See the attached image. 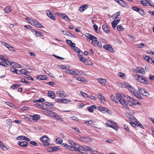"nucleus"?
<instances>
[{
	"mask_svg": "<svg viewBox=\"0 0 154 154\" xmlns=\"http://www.w3.org/2000/svg\"><path fill=\"white\" fill-rule=\"evenodd\" d=\"M106 125L107 127H111L115 130H118L119 128L117 123L112 121H108Z\"/></svg>",
	"mask_w": 154,
	"mask_h": 154,
	"instance_id": "nucleus-1",
	"label": "nucleus"
},
{
	"mask_svg": "<svg viewBox=\"0 0 154 154\" xmlns=\"http://www.w3.org/2000/svg\"><path fill=\"white\" fill-rule=\"evenodd\" d=\"M132 9L140 14L142 16H143L145 15V12L141 8L136 6H132Z\"/></svg>",
	"mask_w": 154,
	"mask_h": 154,
	"instance_id": "nucleus-2",
	"label": "nucleus"
},
{
	"mask_svg": "<svg viewBox=\"0 0 154 154\" xmlns=\"http://www.w3.org/2000/svg\"><path fill=\"white\" fill-rule=\"evenodd\" d=\"M40 140L43 142V144L45 146H47L49 145L50 143L48 142V137L43 136L40 137Z\"/></svg>",
	"mask_w": 154,
	"mask_h": 154,
	"instance_id": "nucleus-3",
	"label": "nucleus"
},
{
	"mask_svg": "<svg viewBox=\"0 0 154 154\" xmlns=\"http://www.w3.org/2000/svg\"><path fill=\"white\" fill-rule=\"evenodd\" d=\"M29 23L32 25L36 27L40 28H44V26H43L40 23L35 20L32 19L31 22H29Z\"/></svg>",
	"mask_w": 154,
	"mask_h": 154,
	"instance_id": "nucleus-4",
	"label": "nucleus"
},
{
	"mask_svg": "<svg viewBox=\"0 0 154 154\" xmlns=\"http://www.w3.org/2000/svg\"><path fill=\"white\" fill-rule=\"evenodd\" d=\"M137 80L138 82L141 83L146 85L149 84V82L144 78V77L141 75H139L137 77Z\"/></svg>",
	"mask_w": 154,
	"mask_h": 154,
	"instance_id": "nucleus-5",
	"label": "nucleus"
},
{
	"mask_svg": "<svg viewBox=\"0 0 154 154\" xmlns=\"http://www.w3.org/2000/svg\"><path fill=\"white\" fill-rule=\"evenodd\" d=\"M137 90L140 94L145 96H148L149 95V93L147 92L144 89L141 88L139 87H137Z\"/></svg>",
	"mask_w": 154,
	"mask_h": 154,
	"instance_id": "nucleus-6",
	"label": "nucleus"
},
{
	"mask_svg": "<svg viewBox=\"0 0 154 154\" xmlns=\"http://www.w3.org/2000/svg\"><path fill=\"white\" fill-rule=\"evenodd\" d=\"M56 102L59 103H66L71 101V100L69 99H66L65 98L63 99H56L55 100Z\"/></svg>",
	"mask_w": 154,
	"mask_h": 154,
	"instance_id": "nucleus-7",
	"label": "nucleus"
},
{
	"mask_svg": "<svg viewBox=\"0 0 154 154\" xmlns=\"http://www.w3.org/2000/svg\"><path fill=\"white\" fill-rule=\"evenodd\" d=\"M103 48L104 49L112 53L114 52V51L112 48V46L109 44L104 45L103 46Z\"/></svg>",
	"mask_w": 154,
	"mask_h": 154,
	"instance_id": "nucleus-8",
	"label": "nucleus"
},
{
	"mask_svg": "<svg viewBox=\"0 0 154 154\" xmlns=\"http://www.w3.org/2000/svg\"><path fill=\"white\" fill-rule=\"evenodd\" d=\"M79 139L82 141L85 142H91L92 140L91 139L88 137H80Z\"/></svg>",
	"mask_w": 154,
	"mask_h": 154,
	"instance_id": "nucleus-9",
	"label": "nucleus"
},
{
	"mask_svg": "<svg viewBox=\"0 0 154 154\" xmlns=\"http://www.w3.org/2000/svg\"><path fill=\"white\" fill-rule=\"evenodd\" d=\"M46 13L48 16L51 19L53 20H55V17L56 16L55 14L54 15L51 11H46Z\"/></svg>",
	"mask_w": 154,
	"mask_h": 154,
	"instance_id": "nucleus-10",
	"label": "nucleus"
},
{
	"mask_svg": "<svg viewBox=\"0 0 154 154\" xmlns=\"http://www.w3.org/2000/svg\"><path fill=\"white\" fill-rule=\"evenodd\" d=\"M17 144L20 146L24 147H26L28 146V143L26 141H18Z\"/></svg>",
	"mask_w": 154,
	"mask_h": 154,
	"instance_id": "nucleus-11",
	"label": "nucleus"
},
{
	"mask_svg": "<svg viewBox=\"0 0 154 154\" xmlns=\"http://www.w3.org/2000/svg\"><path fill=\"white\" fill-rule=\"evenodd\" d=\"M48 95L52 99H54L56 96L54 93L51 91H48Z\"/></svg>",
	"mask_w": 154,
	"mask_h": 154,
	"instance_id": "nucleus-12",
	"label": "nucleus"
},
{
	"mask_svg": "<svg viewBox=\"0 0 154 154\" xmlns=\"http://www.w3.org/2000/svg\"><path fill=\"white\" fill-rule=\"evenodd\" d=\"M102 29L103 31L107 34H109L110 32L108 27L105 25H103L102 26Z\"/></svg>",
	"mask_w": 154,
	"mask_h": 154,
	"instance_id": "nucleus-13",
	"label": "nucleus"
},
{
	"mask_svg": "<svg viewBox=\"0 0 154 154\" xmlns=\"http://www.w3.org/2000/svg\"><path fill=\"white\" fill-rule=\"evenodd\" d=\"M55 113L51 110H48L46 112V114L49 116L54 118Z\"/></svg>",
	"mask_w": 154,
	"mask_h": 154,
	"instance_id": "nucleus-14",
	"label": "nucleus"
},
{
	"mask_svg": "<svg viewBox=\"0 0 154 154\" xmlns=\"http://www.w3.org/2000/svg\"><path fill=\"white\" fill-rule=\"evenodd\" d=\"M3 63L4 65H5V66H4L5 67H7L8 66H12V65L13 63L10 61L9 60L6 59L4 61Z\"/></svg>",
	"mask_w": 154,
	"mask_h": 154,
	"instance_id": "nucleus-15",
	"label": "nucleus"
},
{
	"mask_svg": "<svg viewBox=\"0 0 154 154\" xmlns=\"http://www.w3.org/2000/svg\"><path fill=\"white\" fill-rule=\"evenodd\" d=\"M85 147H84L80 145V146L78 147L77 151H79L82 154L84 153V154H87V153L86 152H82V151H85Z\"/></svg>",
	"mask_w": 154,
	"mask_h": 154,
	"instance_id": "nucleus-16",
	"label": "nucleus"
},
{
	"mask_svg": "<svg viewBox=\"0 0 154 154\" xmlns=\"http://www.w3.org/2000/svg\"><path fill=\"white\" fill-rule=\"evenodd\" d=\"M88 5L87 4H85L80 7L79 8V11L82 12L86 10L88 7Z\"/></svg>",
	"mask_w": 154,
	"mask_h": 154,
	"instance_id": "nucleus-17",
	"label": "nucleus"
},
{
	"mask_svg": "<svg viewBox=\"0 0 154 154\" xmlns=\"http://www.w3.org/2000/svg\"><path fill=\"white\" fill-rule=\"evenodd\" d=\"M30 117H32V121L34 120V121H37L38 119L40 118V116L38 114H35L33 116L31 115Z\"/></svg>",
	"mask_w": 154,
	"mask_h": 154,
	"instance_id": "nucleus-18",
	"label": "nucleus"
},
{
	"mask_svg": "<svg viewBox=\"0 0 154 154\" xmlns=\"http://www.w3.org/2000/svg\"><path fill=\"white\" fill-rule=\"evenodd\" d=\"M48 77L46 75H40L38 76L37 79L38 80H45L47 79Z\"/></svg>",
	"mask_w": 154,
	"mask_h": 154,
	"instance_id": "nucleus-19",
	"label": "nucleus"
},
{
	"mask_svg": "<svg viewBox=\"0 0 154 154\" xmlns=\"http://www.w3.org/2000/svg\"><path fill=\"white\" fill-rule=\"evenodd\" d=\"M56 93L57 94H59V97L61 98L65 97L66 96V94L63 93V91H57Z\"/></svg>",
	"mask_w": 154,
	"mask_h": 154,
	"instance_id": "nucleus-20",
	"label": "nucleus"
},
{
	"mask_svg": "<svg viewBox=\"0 0 154 154\" xmlns=\"http://www.w3.org/2000/svg\"><path fill=\"white\" fill-rule=\"evenodd\" d=\"M120 20H115L112 23V24L113 28H115L119 22L120 21Z\"/></svg>",
	"mask_w": 154,
	"mask_h": 154,
	"instance_id": "nucleus-21",
	"label": "nucleus"
},
{
	"mask_svg": "<svg viewBox=\"0 0 154 154\" xmlns=\"http://www.w3.org/2000/svg\"><path fill=\"white\" fill-rule=\"evenodd\" d=\"M129 91L132 93L134 95L136 92H137V91L135 90L134 88L132 87L131 86H129L128 88Z\"/></svg>",
	"mask_w": 154,
	"mask_h": 154,
	"instance_id": "nucleus-22",
	"label": "nucleus"
},
{
	"mask_svg": "<svg viewBox=\"0 0 154 154\" xmlns=\"http://www.w3.org/2000/svg\"><path fill=\"white\" fill-rule=\"evenodd\" d=\"M133 104H134L133 103V102H131V101H129V100H128V101L127 102V104L126 105V106L125 107V108L128 110L129 109L128 106H133Z\"/></svg>",
	"mask_w": 154,
	"mask_h": 154,
	"instance_id": "nucleus-23",
	"label": "nucleus"
},
{
	"mask_svg": "<svg viewBox=\"0 0 154 154\" xmlns=\"http://www.w3.org/2000/svg\"><path fill=\"white\" fill-rule=\"evenodd\" d=\"M99 82L102 85H104L106 83V80L103 79L99 78L97 79Z\"/></svg>",
	"mask_w": 154,
	"mask_h": 154,
	"instance_id": "nucleus-24",
	"label": "nucleus"
},
{
	"mask_svg": "<svg viewBox=\"0 0 154 154\" xmlns=\"http://www.w3.org/2000/svg\"><path fill=\"white\" fill-rule=\"evenodd\" d=\"M128 101V100H125V99L124 98H123L121 101H120L121 103H120L125 108L126 106V105L127 104V102Z\"/></svg>",
	"mask_w": 154,
	"mask_h": 154,
	"instance_id": "nucleus-25",
	"label": "nucleus"
},
{
	"mask_svg": "<svg viewBox=\"0 0 154 154\" xmlns=\"http://www.w3.org/2000/svg\"><path fill=\"white\" fill-rule=\"evenodd\" d=\"M45 100L42 98H40L38 100H34L33 101V103H42L45 101Z\"/></svg>",
	"mask_w": 154,
	"mask_h": 154,
	"instance_id": "nucleus-26",
	"label": "nucleus"
},
{
	"mask_svg": "<svg viewBox=\"0 0 154 154\" xmlns=\"http://www.w3.org/2000/svg\"><path fill=\"white\" fill-rule=\"evenodd\" d=\"M74 78H76V79L81 82H87V80L85 79L84 78L82 77H78L76 78V77H75Z\"/></svg>",
	"mask_w": 154,
	"mask_h": 154,
	"instance_id": "nucleus-27",
	"label": "nucleus"
},
{
	"mask_svg": "<svg viewBox=\"0 0 154 154\" xmlns=\"http://www.w3.org/2000/svg\"><path fill=\"white\" fill-rule=\"evenodd\" d=\"M11 11V8L9 6H7L4 9V12L5 13L9 14Z\"/></svg>",
	"mask_w": 154,
	"mask_h": 154,
	"instance_id": "nucleus-28",
	"label": "nucleus"
},
{
	"mask_svg": "<svg viewBox=\"0 0 154 154\" xmlns=\"http://www.w3.org/2000/svg\"><path fill=\"white\" fill-rule=\"evenodd\" d=\"M98 97L100 100L102 101H103L104 102H105V98L104 97L103 95H102L101 93H100L99 94H98Z\"/></svg>",
	"mask_w": 154,
	"mask_h": 154,
	"instance_id": "nucleus-29",
	"label": "nucleus"
},
{
	"mask_svg": "<svg viewBox=\"0 0 154 154\" xmlns=\"http://www.w3.org/2000/svg\"><path fill=\"white\" fill-rule=\"evenodd\" d=\"M116 98L118 100L119 103H121L120 101H121L122 99L123 98L122 96L119 94H116Z\"/></svg>",
	"mask_w": 154,
	"mask_h": 154,
	"instance_id": "nucleus-30",
	"label": "nucleus"
},
{
	"mask_svg": "<svg viewBox=\"0 0 154 154\" xmlns=\"http://www.w3.org/2000/svg\"><path fill=\"white\" fill-rule=\"evenodd\" d=\"M110 98L113 101L115 102L116 103H118V101L114 95H112L110 96Z\"/></svg>",
	"mask_w": 154,
	"mask_h": 154,
	"instance_id": "nucleus-31",
	"label": "nucleus"
},
{
	"mask_svg": "<svg viewBox=\"0 0 154 154\" xmlns=\"http://www.w3.org/2000/svg\"><path fill=\"white\" fill-rule=\"evenodd\" d=\"M138 99L140 100H143V98L142 97L140 94H139L137 92H136L134 95Z\"/></svg>",
	"mask_w": 154,
	"mask_h": 154,
	"instance_id": "nucleus-32",
	"label": "nucleus"
},
{
	"mask_svg": "<svg viewBox=\"0 0 154 154\" xmlns=\"http://www.w3.org/2000/svg\"><path fill=\"white\" fill-rule=\"evenodd\" d=\"M120 14V11L117 12L116 13L114 14L112 16V17L113 19L117 18Z\"/></svg>",
	"mask_w": 154,
	"mask_h": 154,
	"instance_id": "nucleus-33",
	"label": "nucleus"
},
{
	"mask_svg": "<svg viewBox=\"0 0 154 154\" xmlns=\"http://www.w3.org/2000/svg\"><path fill=\"white\" fill-rule=\"evenodd\" d=\"M34 35L37 37L43 36L44 34L40 31H37L34 34Z\"/></svg>",
	"mask_w": 154,
	"mask_h": 154,
	"instance_id": "nucleus-34",
	"label": "nucleus"
},
{
	"mask_svg": "<svg viewBox=\"0 0 154 154\" xmlns=\"http://www.w3.org/2000/svg\"><path fill=\"white\" fill-rule=\"evenodd\" d=\"M63 34L64 35H66L69 36L71 37H72L73 38H76V37L75 35H72V33H71L69 32H68V31H66V33H63Z\"/></svg>",
	"mask_w": 154,
	"mask_h": 154,
	"instance_id": "nucleus-35",
	"label": "nucleus"
},
{
	"mask_svg": "<svg viewBox=\"0 0 154 154\" xmlns=\"http://www.w3.org/2000/svg\"><path fill=\"white\" fill-rule=\"evenodd\" d=\"M21 84H14L11 87V88L12 89H14L16 88H18L19 87Z\"/></svg>",
	"mask_w": 154,
	"mask_h": 154,
	"instance_id": "nucleus-36",
	"label": "nucleus"
},
{
	"mask_svg": "<svg viewBox=\"0 0 154 154\" xmlns=\"http://www.w3.org/2000/svg\"><path fill=\"white\" fill-rule=\"evenodd\" d=\"M119 4L122 7H125L126 5L125 2L123 0H120L119 1Z\"/></svg>",
	"mask_w": 154,
	"mask_h": 154,
	"instance_id": "nucleus-37",
	"label": "nucleus"
},
{
	"mask_svg": "<svg viewBox=\"0 0 154 154\" xmlns=\"http://www.w3.org/2000/svg\"><path fill=\"white\" fill-rule=\"evenodd\" d=\"M12 67H14L15 68H21V66L17 63L14 62L13 63Z\"/></svg>",
	"mask_w": 154,
	"mask_h": 154,
	"instance_id": "nucleus-38",
	"label": "nucleus"
},
{
	"mask_svg": "<svg viewBox=\"0 0 154 154\" xmlns=\"http://www.w3.org/2000/svg\"><path fill=\"white\" fill-rule=\"evenodd\" d=\"M142 69L144 70L143 69H142V68H141L140 67H138L137 68V71L139 72L145 74V72L144 71H143Z\"/></svg>",
	"mask_w": 154,
	"mask_h": 154,
	"instance_id": "nucleus-39",
	"label": "nucleus"
},
{
	"mask_svg": "<svg viewBox=\"0 0 154 154\" xmlns=\"http://www.w3.org/2000/svg\"><path fill=\"white\" fill-rule=\"evenodd\" d=\"M93 27L96 32L97 33H99L100 32V30L98 29V27L96 24H94Z\"/></svg>",
	"mask_w": 154,
	"mask_h": 154,
	"instance_id": "nucleus-40",
	"label": "nucleus"
},
{
	"mask_svg": "<svg viewBox=\"0 0 154 154\" xmlns=\"http://www.w3.org/2000/svg\"><path fill=\"white\" fill-rule=\"evenodd\" d=\"M91 151L94 152V151L93 150L92 148L90 146H86L85 147V151Z\"/></svg>",
	"mask_w": 154,
	"mask_h": 154,
	"instance_id": "nucleus-41",
	"label": "nucleus"
},
{
	"mask_svg": "<svg viewBox=\"0 0 154 154\" xmlns=\"http://www.w3.org/2000/svg\"><path fill=\"white\" fill-rule=\"evenodd\" d=\"M117 29L118 31H123L124 30V28L123 26H122L121 25H119L117 27Z\"/></svg>",
	"mask_w": 154,
	"mask_h": 154,
	"instance_id": "nucleus-42",
	"label": "nucleus"
},
{
	"mask_svg": "<svg viewBox=\"0 0 154 154\" xmlns=\"http://www.w3.org/2000/svg\"><path fill=\"white\" fill-rule=\"evenodd\" d=\"M80 93L85 97H89V95L87 94L84 93L83 91H80Z\"/></svg>",
	"mask_w": 154,
	"mask_h": 154,
	"instance_id": "nucleus-43",
	"label": "nucleus"
},
{
	"mask_svg": "<svg viewBox=\"0 0 154 154\" xmlns=\"http://www.w3.org/2000/svg\"><path fill=\"white\" fill-rule=\"evenodd\" d=\"M62 142V139H60L58 138H57L56 139V142L57 144H60Z\"/></svg>",
	"mask_w": 154,
	"mask_h": 154,
	"instance_id": "nucleus-44",
	"label": "nucleus"
},
{
	"mask_svg": "<svg viewBox=\"0 0 154 154\" xmlns=\"http://www.w3.org/2000/svg\"><path fill=\"white\" fill-rule=\"evenodd\" d=\"M51 148L53 149V152L56 151L59 149V148L58 146H52Z\"/></svg>",
	"mask_w": 154,
	"mask_h": 154,
	"instance_id": "nucleus-45",
	"label": "nucleus"
},
{
	"mask_svg": "<svg viewBox=\"0 0 154 154\" xmlns=\"http://www.w3.org/2000/svg\"><path fill=\"white\" fill-rule=\"evenodd\" d=\"M31 115H28V116H26L25 117V119L26 120H28L30 121H32V117H30Z\"/></svg>",
	"mask_w": 154,
	"mask_h": 154,
	"instance_id": "nucleus-46",
	"label": "nucleus"
},
{
	"mask_svg": "<svg viewBox=\"0 0 154 154\" xmlns=\"http://www.w3.org/2000/svg\"><path fill=\"white\" fill-rule=\"evenodd\" d=\"M73 49L75 52H76L78 54L80 53V52L81 51L82 53V52L77 47H75Z\"/></svg>",
	"mask_w": 154,
	"mask_h": 154,
	"instance_id": "nucleus-47",
	"label": "nucleus"
},
{
	"mask_svg": "<svg viewBox=\"0 0 154 154\" xmlns=\"http://www.w3.org/2000/svg\"><path fill=\"white\" fill-rule=\"evenodd\" d=\"M71 119L73 121H75L77 122L79 121V119H78L75 116H72V117H71Z\"/></svg>",
	"mask_w": 154,
	"mask_h": 154,
	"instance_id": "nucleus-48",
	"label": "nucleus"
},
{
	"mask_svg": "<svg viewBox=\"0 0 154 154\" xmlns=\"http://www.w3.org/2000/svg\"><path fill=\"white\" fill-rule=\"evenodd\" d=\"M85 63L86 65H91L92 64V63L91 62L87 59L86 61V62H85Z\"/></svg>",
	"mask_w": 154,
	"mask_h": 154,
	"instance_id": "nucleus-49",
	"label": "nucleus"
},
{
	"mask_svg": "<svg viewBox=\"0 0 154 154\" xmlns=\"http://www.w3.org/2000/svg\"><path fill=\"white\" fill-rule=\"evenodd\" d=\"M94 40H92V44L94 45V46H96L97 44L99 42V41H98L97 39H94Z\"/></svg>",
	"mask_w": 154,
	"mask_h": 154,
	"instance_id": "nucleus-50",
	"label": "nucleus"
},
{
	"mask_svg": "<svg viewBox=\"0 0 154 154\" xmlns=\"http://www.w3.org/2000/svg\"><path fill=\"white\" fill-rule=\"evenodd\" d=\"M30 143L35 146H38V144L36 142L33 141H31L30 142Z\"/></svg>",
	"mask_w": 154,
	"mask_h": 154,
	"instance_id": "nucleus-51",
	"label": "nucleus"
},
{
	"mask_svg": "<svg viewBox=\"0 0 154 154\" xmlns=\"http://www.w3.org/2000/svg\"><path fill=\"white\" fill-rule=\"evenodd\" d=\"M141 4L144 6H148V3L146 2L144 0H141L140 1Z\"/></svg>",
	"mask_w": 154,
	"mask_h": 154,
	"instance_id": "nucleus-52",
	"label": "nucleus"
},
{
	"mask_svg": "<svg viewBox=\"0 0 154 154\" xmlns=\"http://www.w3.org/2000/svg\"><path fill=\"white\" fill-rule=\"evenodd\" d=\"M28 71L24 69H23L21 70V74H23L24 75H26L27 73L28 72Z\"/></svg>",
	"mask_w": 154,
	"mask_h": 154,
	"instance_id": "nucleus-53",
	"label": "nucleus"
},
{
	"mask_svg": "<svg viewBox=\"0 0 154 154\" xmlns=\"http://www.w3.org/2000/svg\"><path fill=\"white\" fill-rule=\"evenodd\" d=\"M22 140H24L27 141H30V140L29 138L26 137L25 136H22Z\"/></svg>",
	"mask_w": 154,
	"mask_h": 154,
	"instance_id": "nucleus-54",
	"label": "nucleus"
},
{
	"mask_svg": "<svg viewBox=\"0 0 154 154\" xmlns=\"http://www.w3.org/2000/svg\"><path fill=\"white\" fill-rule=\"evenodd\" d=\"M133 102V103L134 104H133V106L136 105V104L139 105H141V103H140L138 102V101L137 100H134V101Z\"/></svg>",
	"mask_w": 154,
	"mask_h": 154,
	"instance_id": "nucleus-55",
	"label": "nucleus"
},
{
	"mask_svg": "<svg viewBox=\"0 0 154 154\" xmlns=\"http://www.w3.org/2000/svg\"><path fill=\"white\" fill-rule=\"evenodd\" d=\"M29 109V107L27 106H24L21 108V110L23 111L28 110Z\"/></svg>",
	"mask_w": 154,
	"mask_h": 154,
	"instance_id": "nucleus-56",
	"label": "nucleus"
},
{
	"mask_svg": "<svg viewBox=\"0 0 154 154\" xmlns=\"http://www.w3.org/2000/svg\"><path fill=\"white\" fill-rule=\"evenodd\" d=\"M17 69L14 68H11L10 69V71L11 72L14 73H17Z\"/></svg>",
	"mask_w": 154,
	"mask_h": 154,
	"instance_id": "nucleus-57",
	"label": "nucleus"
},
{
	"mask_svg": "<svg viewBox=\"0 0 154 154\" xmlns=\"http://www.w3.org/2000/svg\"><path fill=\"white\" fill-rule=\"evenodd\" d=\"M90 40H94V39H97V38L96 37L93 36L91 34H90L89 37L88 38Z\"/></svg>",
	"mask_w": 154,
	"mask_h": 154,
	"instance_id": "nucleus-58",
	"label": "nucleus"
},
{
	"mask_svg": "<svg viewBox=\"0 0 154 154\" xmlns=\"http://www.w3.org/2000/svg\"><path fill=\"white\" fill-rule=\"evenodd\" d=\"M26 76L25 77L28 80L31 79L32 81H33L34 80L33 78L31 76L27 75H26Z\"/></svg>",
	"mask_w": 154,
	"mask_h": 154,
	"instance_id": "nucleus-59",
	"label": "nucleus"
},
{
	"mask_svg": "<svg viewBox=\"0 0 154 154\" xmlns=\"http://www.w3.org/2000/svg\"><path fill=\"white\" fill-rule=\"evenodd\" d=\"M145 45L144 43H142L137 45V47L139 48H142Z\"/></svg>",
	"mask_w": 154,
	"mask_h": 154,
	"instance_id": "nucleus-60",
	"label": "nucleus"
},
{
	"mask_svg": "<svg viewBox=\"0 0 154 154\" xmlns=\"http://www.w3.org/2000/svg\"><path fill=\"white\" fill-rule=\"evenodd\" d=\"M69 149L71 151H76V147H75V146H70L69 148Z\"/></svg>",
	"mask_w": 154,
	"mask_h": 154,
	"instance_id": "nucleus-61",
	"label": "nucleus"
},
{
	"mask_svg": "<svg viewBox=\"0 0 154 154\" xmlns=\"http://www.w3.org/2000/svg\"><path fill=\"white\" fill-rule=\"evenodd\" d=\"M62 146H63V147H65L66 148L69 149V148L70 146L68 144L65 143H63L62 145Z\"/></svg>",
	"mask_w": 154,
	"mask_h": 154,
	"instance_id": "nucleus-62",
	"label": "nucleus"
},
{
	"mask_svg": "<svg viewBox=\"0 0 154 154\" xmlns=\"http://www.w3.org/2000/svg\"><path fill=\"white\" fill-rule=\"evenodd\" d=\"M0 148L3 150H6L7 149L6 146H5L4 144L0 145Z\"/></svg>",
	"mask_w": 154,
	"mask_h": 154,
	"instance_id": "nucleus-63",
	"label": "nucleus"
},
{
	"mask_svg": "<svg viewBox=\"0 0 154 154\" xmlns=\"http://www.w3.org/2000/svg\"><path fill=\"white\" fill-rule=\"evenodd\" d=\"M147 3L150 6L153 7L154 5V3H153L151 0H149Z\"/></svg>",
	"mask_w": 154,
	"mask_h": 154,
	"instance_id": "nucleus-64",
	"label": "nucleus"
}]
</instances>
